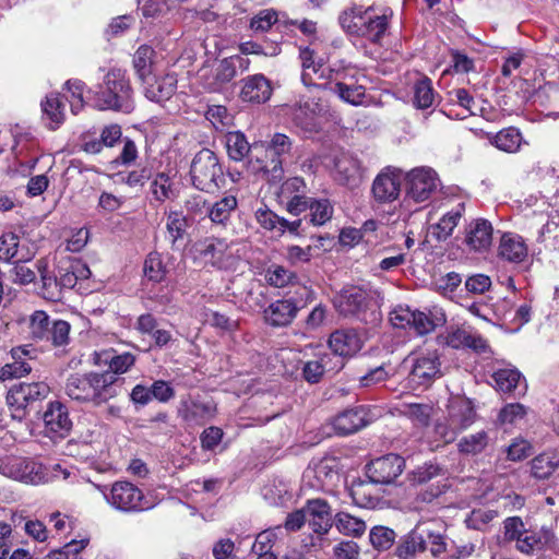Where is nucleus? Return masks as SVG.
Segmentation results:
<instances>
[{"mask_svg":"<svg viewBox=\"0 0 559 559\" xmlns=\"http://www.w3.org/2000/svg\"><path fill=\"white\" fill-rule=\"evenodd\" d=\"M124 379L108 372H86L70 374L64 392L73 401L100 406L118 396L123 390Z\"/></svg>","mask_w":559,"mask_h":559,"instance_id":"1","label":"nucleus"},{"mask_svg":"<svg viewBox=\"0 0 559 559\" xmlns=\"http://www.w3.org/2000/svg\"><path fill=\"white\" fill-rule=\"evenodd\" d=\"M88 99L98 110L131 114L135 108L134 91L126 70L110 69L95 91H88Z\"/></svg>","mask_w":559,"mask_h":559,"instance_id":"2","label":"nucleus"},{"mask_svg":"<svg viewBox=\"0 0 559 559\" xmlns=\"http://www.w3.org/2000/svg\"><path fill=\"white\" fill-rule=\"evenodd\" d=\"M293 140L276 132L270 141H258L253 143V151H264L265 159L255 155L257 162L261 164L259 171L263 179L270 185H277L284 177V164L293 155Z\"/></svg>","mask_w":559,"mask_h":559,"instance_id":"3","label":"nucleus"},{"mask_svg":"<svg viewBox=\"0 0 559 559\" xmlns=\"http://www.w3.org/2000/svg\"><path fill=\"white\" fill-rule=\"evenodd\" d=\"M190 177L192 186L205 193H215L226 183L219 159L210 148H202L194 155Z\"/></svg>","mask_w":559,"mask_h":559,"instance_id":"4","label":"nucleus"},{"mask_svg":"<svg viewBox=\"0 0 559 559\" xmlns=\"http://www.w3.org/2000/svg\"><path fill=\"white\" fill-rule=\"evenodd\" d=\"M106 501L116 510L124 513H139L153 509L156 502L128 480H117L110 488L102 490Z\"/></svg>","mask_w":559,"mask_h":559,"instance_id":"5","label":"nucleus"},{"mask_svg":"<svg viewBox=\"0 0 559 559\" xmlns=\"http://www.w3.org/2000/svg\"><path fill=\"white\" fill-rule=\"evenodd\" d=\"M50 388L45 382H20L12 385L7 393V404L13 419L22 421L37 403L45 400Z\"/></svg>","mask_w":559,"mask_h":559,"instance_id":"6","label":"nucleus"},{"mask_svg":"<svg viewBox=\"0 0 559 559\" xmlns=\"http://www.w3.org/2000/svg\"><path fill=\"white\" fill-rule=\"evenodd\" d=\"M382 415L383 409L378 405H356L336 414L332 419V426L336 435L349 436L371 425Z\"/></svg>","mask_w":559,"mask_h":559,"instance_id":"7","label":"nucleus"},{"mask_svg":"<svg viewBox=\"0 0 559 559\" xmlns=\"http://www.w3.org/2000/svg\"><path fill=\"white\" fill-rule=\"evenodd\" d=\"M29 336L34 341L49 342L55 347L69 343L71 325L64 320L51 321L44 310H36L29 317Z\"/></svg>","mask_w":559,"mask_h":559,"instance_id":"8","label":"nucleus"},{"mask_svg":"<svg viewBox=\"0 0 559 559\" xmlns=\"http://www.w3.org/2000/svg\"><path fill=\"white\" fill-rule=\"evenodd\" d=\"M298 298L278 299L272 302L264 310L265 322L272 326H286L297 316V312L305 308L308 302L314 299V292L306 286L298 288Z\"/></svg>","mask_w":559,"mask_h":559,"instance_id":"9","label":"nucleus"},{"mask_svg":"<svg viewBox=\"0 0 559 559\" xmlns=\"http://www.w3.org/2000/svg\"><path fill=\"white\" fill-rule=\"evenodd\" d=\"M371 305L369 294L359 286H346L333 298V306L340 316L355 318L368 323V309Z\"/></svg>","mask_w":559,"mask_h":559,"instance_id":"10","label":"nucleus"},{"mask_svg":"<svg viewBox=\"0 0 559 559\" xmlns=\"http://www.w3.org/2000/svg\"><path fill=\"white\" fill-rule=\"evenodd\" d=\"M404 468V457L395 453H389L369 462L365 466V474L371 484L391 485L395 483Z\"/></svg>","mask_w":559,"mask_h":559,"instance_id":"11","label":"nucleus"},{"mask_svg":"<svg viewBox=\"0 0 559 559\" xmlns=\"http://www.w3.org/2000/svg\"><path fill=\"white\" fill-rule=\"evenodd\" d=\"M408 360L412 361L408 381L416 386L428 388L442 374L441 362L436 352L409 357Z\"/></svg>","mask_w":559,"mask_h":559,"instance_id":"12","label":"nucleus"},{"mask_svg":"<svg viewBox=\"0 0 559 559\" xmlns=\"http://www.w3.org/2000/svg\"><path fill=\"white\" fill-rule=\"evenodd\" d=\"M0 473L32 485L44 481L46 477L44 466L40 463L25 457H11L1 462Z\"/></svg>","mask_w":559,"mask_h":559,"instance_id":"13","label":"nucleus"},{"mask_svg":"<svg viewBox=\"0 0 559 559\" xmlns=\"http://www.w3.org/2000/svg\"><path fill=\"white\" fill-rule=\"evenodd\" d=\"M406 195L415 202L428 200L437 189V175L431 168H415L404 177Z\"/></svg>","mask_w":559,"mask_h":559,"instance_id":"14","label":"nucleus"},{"mask_svg":"<svg viewBox=\"0 0 559 559\" xmlns=\"http://www.w3.org/2000/svg\"><path fill=\"white\" fill-rule=\"evenodd\" d=\"M403 173L394 167H385L374 178L371 187L373 198L379 203L395 201L401 192Z\"/></svg>","mask_w":559,"mask_h":559,"instance_id":"15","label":"nucleus"},{"mask_svg":"<svg viewBox=\"0 0 559 559\" xmlns=\"http://www.w3.org/2000/svg\"><path fill=\"white\" fill-rule=\"evenodd\" d=\"M305 477L314 489L332 490L340 481L337 462L331 457L314 462L307 468Z\"/></svg>","mask_w":559,"mask_h":559,"instance_id":"16","label":"nucleus"},{"mask_svg":"<svg viewBox=\"0 0 559 559\" xmlns=\"http://www.w3.org/2000/svg\"><path fill=\"white\" fill-rule=\"evenodd\" d=\"M516 549L525 555H533L535 551L556 550L558 538L555 533L545 526L538 531L528 530L515 545Z\"/></svg>","mask_w":559,"mask_h":559,"instance_id":"17","label":"nucleus"},{"mask_svg":"<svg viewBox=\"0 0 559 559\" xmlns=\"http://www.w3.org/2000/svg\"><path fill=\"white\" fill-rule=\"evenodd\" d=\"M492 233L493 228L488 219L475 218L465 228L464 243L472 251H486L491 246Z\"/></svg>","mask_w":559,"mask_h":559,"instance_id":"18","label":"nucleus"},{"mask_svg":"<svg viewBox=\"0 0 559 559\" xmlns=\"http://www.w3.org/2000/svg\"><path fill=\"white\" fill-rule=\"evenodd\" d=\"M242 87L240 98L242 102L252 104H264L272 95L273 88L271 81L263 74L249 75L241 80Z\"/></svg>","mask_w":559,"mask_h":559,"instance_id":"19","label":"nucleus"},{"mask_svg":"<svg viewBox=\"0 0 559 559\" xmlns=\"http://www.w3.org/2000/svg\"><path fill=\"white\" fill-rule=\"evenodd\" d=\"M35 353L36 349L29 348L28 345L12 348L11 356L13 358V362L5 364L0 369V380L5 381L28 374L33 370L28 360H33L35 358V356H33Z\"/></svg>","mask_w":559,"mask_h":559,"instance_id":"20","label":"nucleus"},{"mask_svg":"<svg viewBox=\"0 0 559 559\" xmlns=\"http://www.w3.org/2000/svg\"><path fill=\"white\" fill-rule=\"evenodd\" d=\"M215 409L211 401L188 399L180 402L178 414L189 425H204L214 416Z\"/></svg>","mask_w":559,"mask_h":559,"instance_id":"21","label":"nucleus"},{"mask_svg":"<svg viewBox=\"0 0 559 559\" xmlns=\"http://www.w3.org/2000/svg\"><path fill=\"white\" fill-rule=\"evenodd\" d=\"M135 359V355L129 352L118 354L112 348L95 352L93 356V361L96 366H108L109 369L105 372L114 373L115 377L127 372L134 365Z\"/></svg>","mask_w":559,"mask_h":559,"instance_id":"22","label":"nucleus"},{"mask_svg":"<svg viewBox=\"0 0 559 559\" xmlns=\"http://www.w3.org/2000/svg\"><path fill=\"white\" fill-rule=\"evenodd\" d=\"M306 512L309 525L314 533L323 535L332 527L331 508L324 499L308 500Z\"/></svg>","mask_w":559,"mask_h":559,"instance_id":"23","label":"nucleus"},{"mask_svg":"<svg viewBox=\"0 0 559 559\" xmlns=\"http://www.w3.org/2000/svg\"><path fill=\"white\" fill-rule=\"evenodd\" d=\"M329 347L338 356H353L362 347V342L354 329H341L331 333Z\"/></svg>","mask_w":559,"mask_h":559,"instance_id":"24","label":"nucleus"},{"mask_svg":"<svg viewBox=\"0 0 559 559\" xmlns=\"http://www.w3.org/2000/svg\"><path fill=\"white\" fill-rule=\"evenodd\" d=\"M43 419L48 429L63 436L72 428V420L66 404L60 401H51L48 403L43 414Z\"/></svg>","mask_w":559,"mask_h":559,"instance_id":"25","label":"nucleus"},{"mask_svg":"<svg viewBox=\"0 0 559 559\" xmlns=\"http://www.w3.org/2000/svg\"><path fill=\"white\" fill-rule=\"evenodd\" d=\"M465 212V203L456 204L451 211L442 215L438 223L429 227V235L438 242L445 241L459 225Z\"/></svg>","mask_w":559,"mask_h":559,"instance_id":"26","label":"nucleus"},{"mask_svg":"<svg viewBox=\"0 0 559 559\" xmlns=\"http://www.w3.org/2000/svg\"><path fill=\"white\" fill-rule=\"evenodd\" d=\"M492 380L495 389L504 394H513L514 397L521 396L526 391V384L521 388V380L525 382L518 369H499L493 372Z\"/></svg>","mask_w":559,"mask_h":559,"instance_id":"27","label":"nucleus"},{"mask_svg":"<svg viewBox=\"0 0 559 559\" xmlns=\"http://www.w3.org/2000/svg\"><path fill=\"white\" fill-rule=\"evenodd\" d=\"M370 9L366 10L358 16L359 27L358 36H364L372 43H379L388 28L386 15H372Z\"/></svg>","mask_w":559,"mask_h":559,"instance_id":"28","label":"nucleus"},{"mask_svg":"<svg viewBox=\"0 0 559 559\" xmlns=\"http://www.w3.org/2000/svg\"><path fill=\"white\" fill-rule=\"evenodd\" d=\"M445 322V314L439 309L435 308L428 312L415 309L411 329L414 330L416 335L424 336L433 332L438 326H442Z\"/></svg>","mask_w":559,"mask_h":559,"instance_id":"29","label":"nucleus"},{"mask_svg":"<svg viewBox=\"0 0 559 559\" xmlns=\"http://www.w3.org/2000/svg\"><path fill=\"white\" fill-rule=\"evenodd\" d=\"M498 254L509 262L521 263L527 255V247L521 236L506 233L501 236Z\"/></svg>","mask_w":559,"mask_h":559,"instance_id":"30","label":"nucleus"},{"mask_svg":"<svg viewBox=\"0 0 559 559\" xmlns=\"http://www.w3.org/2000/svg\"><path fill=\"white\" fill-rule=\"evenodd\" d=\"M148 182L150 193L156 202L163 203L176 198L174 182L167 173L153 168L152 178Z\"/></svg>","mask_w":559,"mask_h":559,"instance_id":"31","label":"nucleus"},{"mask_svg":"<svg viewBox=\"0 0 559 559\" xmlns=\"http://www.w3.org/2000/svg\"><path fill=\"white\" fill-rule=\"evenodd\" d=\"M490 144L506 153H515L520 150L523 135L515 127H508L495 134H488Z\"/></svg>","mask_w":559,"mask_h":559,"instance_id":"32","label":"nucleus"},{"mask_svg":"<svg viewBox=\"0 0 559 559\" xmlns=\"http://www.w3.org/2000/svg\"><path fill=\"white\" fill-rule=\"evenodd\" d=\"M60 94H50L40 103L43 119L48 121L50 130L58 129L64 120V104Z\"/></svg>","mask_w":559,"mask_h":559,"instance_id":"33","label":"nucleus"},{"mask_svg":"<svg viewBox=\"0 0 559 559\" xmlns=\"http://www.w3.org/2000/svg\"><path fill=\"white\" fill-rule=\"evenodd\" d=\"M447 344L455 349L468 348L476 353H485L488 347L486 341L480 335L461 329L448 335Z\"/></svg>","mask_w":559,"mask_h":559,"instance_id":"34","label":"nucleus"},{"mask_svg":"<svg viewBox=\"0 0 559 559\" xmlns=\"http://www.w3.org/2000/svg\"><path fill=\"white\" fill-rule=\"evenodd\" d=\"M225 146L228 157L235 162L243 160L250 153H258V151H253V143L250 144L241 131L227 132Z\"/></svg>","mask_w":559,"mask_h":559,"instance_id":"35","label":"nucleus"},{"mask_svg":"<svg viewBox=\"0 0 559 559\" xmlns=\"http://www.w3.org/2000/svg\"><path fill=\"white\" fill-rule=\"evenodd\" d=\"M188 218L181 211H170L167 214L166 230L173 250H179L187 235Z\"/></svg>","mask_w":559,"mask_h":559,"instance_id":"36","label":"nucleus"},{"mask_svg":"<svg viewBox=\"0 0 559 559\" xmlns=\"http://www.w3.org/2000/svg\"><path fill=\"white\" fill-rule=\"evenodd\" d=\"M337 180L343 185H355L361 178V167L357 158L343 155L335 159Z\"/></svg>","mask_w":559,"mask_h":559,"instance_id":"37","label":"nucleus"},{"mask_svg":"<svg viewBox=\"0 0 559 559\" xmlns=\"http://www.w3.org/2000/svg\"><path fill=\"white\" fill-rule=\"evenodd\" d=\"M427 540L417 530L404 535L395 549L399 559H412L416 554L424 552L427 548Z\"/></svg>","mask_w":559,"mask_h":559,"instance_id":"38","label":"nucleus"},{"mask_svg":"<svg viewBox=\"0 0 559 559\" xmlns=\"http://www.w3.org/2000/svg\"><path fill=\"white\" fill-rule=\"evenodd\" d=\"M177 91V78L175 74H166L165 76L156 80L145 90L147 99L162 103L171 98Z\"/></svg>","mask_w":559,"mask_h":559,"instance_id":"39","label":"nucleus"},{"mask_svg":"<svg viewBox=\"0 0 559 559\" xmlns=\"http://www.w3.org/2000/svg\"><path fill=\"white\" fill-rule=\"evenodd\" d=\"M237 205V199L234 195H227L212 204L210 203L205 210V215L214 224L226 225Z\"/></svg>","mask_w":559,"mask_h":559,"instance_id":"40","label":"nucleus"},{"mask_svg":"<svg viewBox=\"0 0 559 559\" xmlns=\"http://www.w3.org/2000/svg\"><path fill=\"white\" fill-rule=\"evenodd\" d=\"M559 467L555 452H543L531 461V474L536 479H546Z\"/></svg>","mask_w":559,"mask_h":559,"instance_id":"41","label":"nucleus"},{"mask_svg":"<svg viewBox=\"0 0 559 559\" xmlns=\"http://www.w3.org/2000/svg\"><path fill=\"white\" fill-rule=\"evenodd\" d=\"M476 412L469 400L454 403L450 408V421L456 428L466 429L475 420Z\"/></svg>","mask_w":559,"mask_h":559,"instance_id":"42","label":"nucleus"},{"mask_svg":"<svg viewBox=\"0 0 559 559\" xmlns=\"http://www.w3.org/2000/svg\"><path fill=\"white\" fill-rule=\"evenodd\" d=\"M489 437L485 430L463 437L459 443V452L463 455L474 456L480 454L488 445Z\"/></svg>","mask_w":559,"mask_h":559,"instance_id":"43","label":"nucleus"},{"mask_svg":"<svg viewBox=\"0 0 559 559\" xmlns=\"http://www.w3.org/2000/svg\"><path fill=\"white\" fill-rule=\"evenodd\" d=\"M331 92L336 94L342 100L355 106L360 105L366 95V90L362 85L347 84L345 80L333 83Z\"/></svg>","mask_w":559,"mask_h":559,"instance_id":"44","label":"nucleus"},{"mask_svg":"<svg viewBox=\"0 0 559 559\" xmlns=\"http://www.w3.org/2000/svg\"><path fill=\"white\" fill-rule=\"evenodd\" d=\"M413 104L417 109H427L433 105L435 91L429 78L424 76L416 81L413 87Z\"/></svg>","mask_w":559,"mask_h":559,"instance_id":"45","label":"nucleus"},{"mask_svg":"<svg viewBox=\"0 0 559 559\" xmlns=\"http://www.w3.org/2000/svg\"><path fill=\"white\" fill-rule=\"evenodd\" d=\"M334 524L340 533L354 537L361 536L366 531V523L362 520L345 512H340L335 515Z\"/></svg>","mask_w":559,"mask_h":559,"instance_id":"46","label":"nucleus"},{"mask_svg":"<svg viewBox=\"0 0 559 559\" xmlns=\"http://www.w3.org/2000/svg\"><path fill=\"white\" fill-rule=\"evenodd\" d=\"M318 74V78L324 82L318 83L317 87L331 92V85L338 83L341 80H346L347 73L344 68H332L326 67L324 63H317V68L313 71Z\"/></svg>","mask_w":559,"mask_h":559,"instance_id":"47","label":"nucleus"},{"mask_svg":"<svg viewBox=\"0 0 559 559\" xmlns=\"http://www.w3.org/2000/svg\"><path fill=\"white\" fill-rule=\"evenodd\" d=\"M143 272L145 277L153 283H160L164 281L167 274V269L158 252L153 251L146 257Z\"/></svg>","mask_w":559,"mask_h":559,"instance_id":"48","label":"nucleus"},{"mask_svg":"<svg viewBox=\"0 0 559 559\" xmlns=\"http://www.w3.org/2000/svg\"><path fill=\"white\" fill-rule=\"evenodd\" d=\"M395 537L396 534L392 528L381 525L373 526L369 533V540L378 551H384L391 548Z\"/></svg>","mask_w":559,"mask_h":559,"instance_id":"49","label":"nucleus"},{"mask_svg":"<svg viewBox=\"0 0 559 559\" xmlns=\"http://www.w3.org/2000/svg\"><path fill=\"white\" fill-rule=\"evenodd\" d=\"M310 223L314 226H321L332 218L333 206L328 199H313L309 206Z\"/></svg>","mask_w":559,"mask_h":559,"instance_id":"50","label":"nucleus"},{"mask_svg":"<svg viewBox=\"0 0 559 559\" xmlns=\"http://www.w3.org/2000/svg\"><path fill=\"white\" fill-rule=\"evenodd\" d=\"M265 280L271 286L284 287L288 284H294L298 276L295 272L282 265H272L266 270Z\"/></svg>","mask_w":559,"mask_h":559,"instance_id":"51","label":"nucleus"},{"mask_svg":"<svg viewBox=\"0 0 559 559\" xmlns=\"http://www.w3.org/2000/svg\"><path fill=\"white\" fill-rule=\"evenodd\" d=\"M153 55L154 50L150 46L142 45L136 49L133 56V67L141 80H145V78L151 74Z\"/></svg>","mask_w":559,"mask_h":559,"instance_id":"52","label":"nucleus"},{"mask_svg":"<svg viewBox=\"0 0 559 559\" xmlns=\"http://www.w3.org/2000/svg\"><path fill=\"white\" fill-rule=\"evenodd\" d=\"M277 22V12L273 9H265L260 11L250 21V28L258 33H265L272 31L273 25Z\"/></svg>","mask_w":559,"mask_h":559,"instance_id":"53","label":"nucleus"},{"mask_svg":"<svg viewBox=\"0 0 559 559\" xmlns=\"http://www.w3.org/2000/svg\"><path fill=\"white\" fill-rule=\"evenodd\" d=\"M441 472L442 468L438 464L425 463L423 466H418L415 471L409 473L408 479L412 485H421L439 476Z\"/></svg>","mask_w":559,"mask_h":559,"instance_id":"54","label":"nucleus"},{"mask_svg":"<svg viewBox=\"0 0 559 559\" xmlns=\"http://www.w3.org/2000/svg\"><path fill=\"white\" fill-rule=\"evenodd\" d=\"M153 165L145 164L142 165L139 169H134L128 173L126 176L122 174H118L121 178V181L127 183L129 187H143L145 182L152 178Z\"/></svg>","mask_w":559,"mask_h":559,"instance_id":"55","label":"nucleus"},{"mask_svg":"<svg viewBox=\"0 0 559 559\" xmlns=\"http://www.w3.org/2000/svg\"><path fill=\"white\" fill-rule=\"evenodd\" d=\"M326 356L322 357L318 360H309L304 364L301 373L302 378L311 384L319 383L322 379V377L325 373V362L324 359Z\"/></svg>","mask_w":559,"mask_h":559,"instance_id":"56","label":"nucleus"},{"mask_svg":"<svg viewBox=\"0 0 559 559\" xmlns=\"http://www.w3.org/2000/svg\"><path fill=\"white\" fill-rule=\"evenodd\" d=\"M138 7L146 19H157L168 12L167 0H138Z\"/></svg>","mask_w":559,"mask_h":559,"instance_id":"57","label":"nucleus"},{"mask_svg":"<svg viewBox=\"0 0 559 559\" xmlns=\"http://www.w3.org/2000/svg\"><path fill=\"white\" fill-rule=\"evenodd\" d=\"M504 538L509 542H519L524 534L528 533L523 520L520 516H509L503 521Z\"/></svg>","mask_w":559,"mask_h":559,"instance_id":"58","label":"nucleus"},{"mask_svg":"<svg viewBox=\"0 0 559 559\" xmlns=\"http://www.w3.org/2000/svg\"><path fill=\"white\" fill-rule=\"evenodd\" d=\"M414 310L408 306H396L389 316L390 322L396 329H411Z\"/></svg>","mask_w":559,"mask_h":559,"instance_id":"59","label":"nucleus"},{"mask_svg":"<svg viewBox=\"0 0 559 559\" xmlns=\"http://www.w3.org/2000/svg\"><path fill=\"white\" fill-rule=\"evenodd\" d=\"M142 427L163 435H170L174 428V426L169 424V415L167 412H158L156 415L146 419Z\"/></svg>","mask_w":559,"mask_h":559,"instance_id":"60","label":"nucleus"},{"mask_svg":"<svg viewBox=\"0 0 559 559\" xmlns=\"http://www.w3.org/2000/svg\"><path fill=\"white\" fill-rule=\"evenodd\" d=\"M526 414V408L520 403H510L502 407L498 414L500 424H513L518 419H522Z\"/></svg>","mask_w":559,"mask_h":559,"instance_id":"61","label":"nucleus"},{"mask_svg":"<svg viewBox=\"0 0 559 559\" xmlns=\"http://www.w3.org/2000/svg\"><path fill=\"white\" fill-rule=\"evenodd\" d=\"M360 548L354 540H343L334 546V559H358Z\"/></svg>","mask_w":559,"mask_h":559,"instance_id":"62","label":"nucleus"},{"mask_svg":"<svg viewBox=\"0 0 559 559\" xmlns=\"http://www.w3.org/2000/svg\"><path fill=\"white\" fill-rule=\"evenodd\" d=\"M451 62L454 72L468 73L475 70L474 60L460 50L451 49Z\"/></svg>","mask_w":559,"mask_h":559,"instance_id":"63","label":"nucleus"},{"mask_svg":"<svg viewBox=\"0 0 559 559\" xmlns=\"http://www.w3.org/2000/svg\"><path fill=\"white\" fill-rule=\"evenodd\" d=\"M58 283L62 288H73L78 281L70 261L61 262L57 267Z\"/></svg>","mask_w":559,"mask_h":559,"instance_id":"64","label":"nucleus"}]
</instances>
